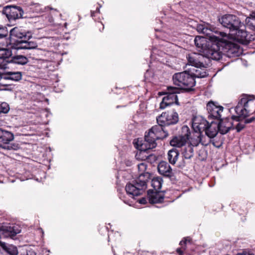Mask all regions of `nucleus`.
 <instances>
[{"mask_svg":"<svg viewBox=\"0 0 255 255\" xmlns=\"http://www.w3.org/2000/svg\"><path fill=\"white\" fill-rule=\"evenodd\" d=\"M163 180L160 177L154 178L151 181V185L154 190L157 191L161 188Z\"/></svg>","mask_w":255,"mask_h":255,"instance_id":"nucleus-32","label":"nucleus"},{"mask_svg":"<svg viewBox=\"0 0 255 255\" xmlns=\"http://www.w3.org/2000/svg\"><path fill=\"white\" fill-rule=\"evenodd\" d=\"M91 16H93V13H92Z\"/></svg>","mask_w":255,"mask_h":255,"instance_id":"nucleus-50","label":"nucleus"},{"mask_svg":"<svg viewBox=\"0 0 255 255\" xmlns=\"http://www.w3.org/2000/svg\"><path fill=\"white\" fill-rule=\"evenodd\" d=\"M12 54V51L9 48L0 47V66H8Z\"/></svg>","mask_w":255,"mask_h":255,"instance_id":"nucleus-16","label":"nucleus"},{"mask_svg":"<svg viewBox=\"0 0 255 255\" xmlns=\"http://www.w3.org/2000/svg\"><path fill=\"white\" fill-rule=\"evenodd\" d=\"M2 248L9 255H17L18 251L17 248L12 245L4 244Z\"/></svg>","mask_w":255,"mask_h":255,"instance_id":"nucleus-31","label":"nucleus"},{"mask_svg":"<svg viewBox=\"0 0 255 255\" xmlns=\"http://www.w3.org/2000/svg\"><path fill=\"white\" fill-rule=\"evenodd\" d=\"M178 121V114L174 111L163 113L157 118L158 124L164 126L175 125Z\"/></svg>","mask_w":255,"mask_h":255,"instance_id":"nucleus-9","label":"nucleus"},{"mask_svg":"<svg viewBox=\"0 0 255 255\" xmlns=\"http://www.w3.org/2000/svg\"><path fill=\"white\" fill-rule=\"evenodd\" d=\"M246 124L244 123H238L236 127V129L237 132L241 131L245 127Z\"/></svg>","mask_w":255,"mask_h":255,"instance_id":"nucleus-40","label":"nucleus"},{"mask_svg":"<svg viewBox=\"0 0 255 255\" xmlns=\"http://www.w3.org/2000/svg\"><path fill=\"white\" fill-rule=\"evenodd\" d=\"M16 49H30L28 41L24 39V40H18L16 41L12 46Z\"/></svg>","mask_w":255,"mask_h":255,"instance_id":"nucleus-27","label":"nucleus"},{"mask_svg":"<svg viewBox=\"0 0 255 255\" xmlns=\"http://www.w3.org/2000/svg\"><path fill=\"white\" fill-rule=\"evenodd\" d=\"M249 100L246 97H243L241 99L238 105H240L243 108H247Z\"/></svg>","mask_w":255,"mask_h":255,"instance_id":"nucleus-39","label":"nucleus"},{"mask_svg":"<svg viewBox=\"0 0 255 255\" xmlns=\"http://www.w3.org/2000/svg\"><path fill=\"white\" fill-rule=\"evenodd\" d=\"M7 28L2 25H0V39L5 38L8 36Z\"/></svg>","mask_w":255,"mask_h":255,"instance_id":"nucleus-37","label":"nucleus"},{"mask_svg":"<svg viewBox=\"0 0 255 255\" xmlns=\"http://www.w3.org/2000/svg\"><path fill=\"white\" fill-rule=\"evenodd\" d=\"M207 44L205 38L197 36L194 39V43L198 51L202 52L206 57L215 60H220V52L217 42Z\"/></svg>","mask_w":255,"mask_h":255,"instance_id":"nucleus-3","label":"nucleus"},{"mask_svg":"<svg viewBox=\"0 0 255 255\" xmlns=\"http://www.w3.org/2000/svg\"><path fill=\"white\" fill-rule=\"evenodd\" d=\"M217 124L219 132L222 134H225L234 128L232 121L229 119H221Z\"/></svg>","mask_w":255,"mask_h":255,"instance_id":"nucleus-20","label":"nucleus"},{"mask_svg":"<svg viewBox=\"0 0 255 255\" xmlns=\"http://www.w3.org/2000/svg\"><path fill=\"white\" fill-rule=\"evenodd\" d=\"M9 111V105L5 102H0V114H6Z\"/></svg>","mask_w":255,"mask_h":255,"instance_id":"nucleus-36","label":"nucleus"},{"mask_svg":"<svg viewBox=\"0 0 255 255\" xmlns=\"http://www.w3.org/2000/svg\"><path fill=\"white\" fill-rule=\"evenodd\" d=\"M210 142H211L214 146L219 147L220 145H217L214 140L210 139Z\"/></svg>","mask_w":255,"mask_h":255,"instance_id":"nucleus-45","label":"nucleus"},{"mask_svg":"<svg viewBox=\"0 0 255 255\" xmlns=\"http://www.w3.org/2000/svg\"><path fill=\"white\" fill-rule=\"evenodd\" d=\"M139 203L141 204H144L146 203V199L144 198H143L139 200Z\"/></svg>","mask_w":255,"mask_h":255,"instance_id":"nucleus-46","label":"nucleus"},{"mask_svg":"<svg viewBox=\"0 0 255 255\" xmlns=\"http://www.w3.org/2000/svg\"><path fill=\"white\" fill-rule=\"evenodd\" d=\"M8 66H5V67L0 66V84H3L2 81H9L10 76L9 72H6V70L8 69Z\"/></svg>","mask_w":255,"mask_h":255,"instance_id":"nucleus-29","label":"nucleus"},{"mask_svg":"<svg viewBox=\"0 0 255 255\" xmlns=\"http://www.w3.org/2000/svg\"><path fill=\"white\" fill-rule=\"evenodd\" d=\"M163 126L159 124L153 126L148 132L145 134L144 140L149 144V147L155 148L157 145L156 140L163 139L168 136V133L163 128Z\"/></svg>","mask_w":255,"mask_h":255,"instance_id":"nucleus-5","label":"nucleus"},{"mask_svg":"<svg viewBox=\"0 0 255 255\" xmlns=\"http://www.w3.org/2000/svg\"><path fill=\"white\" fill-rule=\"evenodd\" d=\"M181 153L185 159H191L194 155V149L191 145L185 144L181 149Z\"/></svg>","mask_w":255,"mask_h":255,"instance_id":"nucleus-25","label":"nucleus"},{"mask_svg":"<svg viewBox=\"0 0 255 255\" xmlns=\"http://www.w3.org/2000/svg\"><path fill=\"white\" fill-rule=\"evenodd\" d=\"M255 121V117H253L250 119H246L244 121L245 124H248L251 123Z\"/></svg>","mask_w":255,"mask_h":255,"instance_id":"nucleus-42","label":"nucleus"},{"mask_svg":"<svg viewBox=\"0 0 255 255\" xmlns=\"http://www.w3.org/2000/svg\"><path fill=\"white\" fill-rule=\"evenodd\" d=\"M7 81H2V83H3V84H0V86L4 87L9 86L10 84L7 83Z\"/></svg>","mask_w":255,"mask_h":255,"instance_id":"nucleus-44","label":"nucleus"},{"mask_svg":"<svg viewBox=\"0 0 255 255\" xmlns=\"http://www.w3.org/2000/svg\"><path fill=\"white\" fill-rule=\"evenodd\" d=\"M2 231L5 236L12 239L20 232L19 228L15 225L3 226Z\"/></svg>","mask_w":255,"mask_h":255,"instance_id":"nucleus-22","label":"nucleus"},{"mask_svg":"<svg viewBox=\"0 0 255 255\" xmlns=\"http://www.w3.org/2000/svg\"><path fill=\"white\" fill-rule=\"evenodd\" d=\"M28 62V58L22 55H16L12 56L10 61V64L13 63L17 65H23Z\"/></svg>","mask_w":255,"mask_h":255,"instance_id":"nucleus-26","label":"nucleus"},{"mask_svg":"<svg viewBox=\"0 0 255 255\" xmlns=\"http://www.w3.org/2000/svg\"><path fill=\"white\" fill-rule=\"evenodd\" d=\"M210 124L202 117L195 118L192 121V128L195 133L201 134L206 131Z\"/></svg>","mask_w":255,"mask_h":255,"instance_id":"nucleus-14","label":"nucleus"},{"mask_svg":"<svg viewBox=\"0 0 255 255\" xmlns=\"http://www.w3.org/2000/svg\"><path fill=\"white\" fill-rule=\"evenodd\" d=\"M2 13L5 15L9 21L23 17L24 11L18 6L7 5L3 8Z\"/></svg>","mask_w":255,"mask_h":255,"instance_id":"nucleus-8","label":"nucleus"},{"mask_svg":"<svg viewBox=\"0 0 255 255\" xmlns=\"http://www.w3.org/2000/svg\"><path fill=\"white\" fill-rule=\"evenodd\" d=\"M179 156V151L175 148L170 149L167 154V159L169 162L174 164L177 160Z\"/></svg>","mask_w":255,"mask_h":255,"instance_id":"nucleus-28","label":"nucleus"},{"mask_svg":"<svg viewBox=\"0 0 255 255\" xmlns=\"http://www.w3.org/2000/svg\"><path fill=\"white\" fill-rule=\"evenodd\" d=\"M224 108L222 106H217L210 101L207 105V110L208 112L209 118H213L219 119L221 118V113L223 111Z\"/></svg>","mask_w":255,"mask_h":255,"instance_id":"nucleus-15","label":"nucleus"},{"mask_svg":"<svg viewBox=\"0 0 255 255\" xmlns=\"http://www.w3.org/2000/svg\"><path fill=\"white\" fill-rule=\"evenodd\" d=\"M20 255H36V253L30 248H25L20 252Z\"/></svg>","mask_w":255,"mask_h":255,"instance_id":"nucleus-38","label":"nucleus"},{"mask_svg":"<svg viewBox=\"0 0 255 255\" xmlns=\"http://www.w3.org/2000/svg\"><path fill=\"white\" fill-rule=\"evenodd\" d=\"M187 242H190V240L188 239V238H184V240H182L181 241H180V245L182 246L183 245H185Z\"/></svg>","mask_w":255,"mask_h":255,"instance_id":"nucleus-43","label":"nucleus"},{"mask_svg":"<svg viewBox=\"0 0 255 255\" xmlns=\"http://www.w3.org/2000/svg\"><path fill=\"white\" fill-rule=\"evenodd\" d=\"M246 24L252 29H255V12H253L246 19Z\"/></svg>","mask_w":255,"mask_h":255,"instance_id":"nucleus-33","label":"nucleus"},{"mask_svg":"<svg viewBox=\"0 0 255 255\" xmlns=\"http://www.w3.org/2000/svg\"><path fill=\"white\" fill-rule=\"evenodd\" d=\"M147 164L142 162L138 164V168L140 173L138 177L132 183H128L126 186V190L128 194L133 196H139L142 194L146 188V182L150 178L151 174L145 172Z\"/></svg>","mask_w":255,"mask_h":255,"instance_id":"nucleus-2","label":"nucleus"},{"mask_svg":"<svg viewBox=\"0 0 255 255\" xmlns=\"http://www.w3.org/2000/svg\"><path fill=\"white\" fill-rule=\"evenodd\" d=\"M242 28L240 27L236 30V31L233 32L231 35H234L235 38L239 42L244 44H248L251 41L250 36L247 31Z\"/></svg>","mask_w":255,"mask_h":255,"instance_id":"nucleus-17","label":"nucleus"},{"mask_svg":"<svg viewBox=\"0 0 255 255\" xmlns=\"http://www.w3.org/2000/svg\"><path fill=\"white\" fill-rule=\"evenodd\" d=\"M9 76L11 81L17 82L22 79V73L19 71L9 72Z\"/></svg>","mask_w":255,"mask_h":255,"instance_id":"nucleus-34","label":"nucleus"},{"mask_svg":"<svg viewBox=\"0 0 255 255\" xmlns=\"http://www.w3.org/2000/svg\"><path fill=\"white\" fill-rule=\"evenodd\" d=\"M176 251H177V252L179 255H181L182 254V253H183L182 251V250H181V249H180V248L177 249V250H176Z\"/></svg>","mask_w":255,"mask_h":255,"instance_id":"nucleus-47","label":"nucleus"},{"mask_svg":"<svg viewBox=\"0 0 255 255\" xmlns=\"http://www.w3.org/2000/svg\"><path fill=\"white\" fill-rule=\"evenodd\" d=\"M30 49H35L37 47V44L34 41H28Z\"/></svg>","mask_w":255,"mask_h":255,"instance_id":"nucleus-41","label":"nucleus"},{"mask_svg":"<svg viewBox=\"0 0 255 255\" xmlns=\"http://www.w3.org/2000/svg\"><path fill=\"white\" fill-rule=\"evenodd\" d=\"M190 134L189 128L186 126H184L182 128L181 134L174 136L170 140V145L172 146L182 148L186 144L187 140L189 139Z\"/></svg>","mask_w":255,"mask_h":255,"instance_id":"nucleus-10","label":"nucleus"},{"mask_svg":"<svg viewBox=\"0 0 255 255\" xmlns=\"http://www.w3.org/2000/svg\"><path fill=\"white\" fill-rule=\"evenodd\" d=\"M205 57L203 53H191L187 56L188 63L196 68H206L207 64L205 62Z\"/></svg>","mask_w":255,"mask_h":255,"instance_id":"nucleus-11","label":"nucleus"},{"mask_svg":"<svg viewBox=\"0 0 255 255\" xmlns=\"http://www.w3.org/2000/svg\"><path fill=\"white\" fill-rule=\"evenodd\" d=\"M238 255H254L253 254L245 253V254H239Z\"/></svg>","mask_w":255,"mask_h":255,"instance_id":"nucleus-48","label":"nucleus"},{"mask_svg":"<svg viewBox=\"0 0 255 255\" xmlns=\"http://www.w3.org/2000/svg\"><path fill=\"white\" fill-rule=\"evenodd\" d=\"M246 108L237 105L235 109V112L238 116H232V119L237 121H240L242 119H244L250 115L249 111L247 110Z\"/></svg>","mask_w":255,"mask_h":255,"instance_id":"nucleus-23","label":"nucleus"},{"mask_svg":"<svg viewBox=\"0 0 255 255\" xmlns=\"http://www.w3.org/2000/svg\"><path fill=\"white\" fill-rule=\"evenodd\" d=\"M191 75L195 79V78L205 77L207 76V73L204 69L200 68V70H195V72L192 73Z\"/></svg>","mask_w":255,"mask_h":255,"instance_id":"nucleus-35","label":"nucleus"},{"mask_svg":"<svg viewBox=\"0 0 255 255\" xmlns=\"http://www.w3.org/2000/svg\"><path fill=\"white\" fill-rule=\"evenodd\" d=\"M196 29L199 33L208 36L211 41L217 42L220 52V59L223 54L231 58L238 57L242 53V50L238 44L223 41V38L227 36L226 33L218 31L210 24L204 23L197 24Z\"/></svg>","mask_w":255,"mask_h":255,"instance_id":"nucleus-1","label":"nucleus"},{"mask_svg":"<svg viewBox=\"0 0 255 255\" xmlns=\"http://www.w3.org/2000/svg\"><path fill=\"white\" fill-rule=\"evenodd\" d=\"M172 79L174 84L179 87L180 91H191L196 84L193 77L185 71L174 74Z\"/></svg>","mask_w":255,"mask_h":255,"instance_id":"nucleus-4","label":"nucleus"},{"mask_svg":"<svg viewBox=\"0 0 255 255\" xmlns=\"http://www.w3.org/2000/svg\"><path fill=\"white\" fill-rule=\"evenodd\" d=\"M149 146V144H148L147 142L144 140L143 142L137 147L139 151L135 155L136 158L141 160H148L150 158L154 159L155 156L152 154H149L148 152L149 150L154 148V147Z\"/></svg>","mask_w":255,"mask_h":255,"instance_id":"nucleus-12","label":"nucleus"},{"mask_svg":"<svg viewBox=\"0 0 255 255\" xmlns=\"http://www.w3.org/2000/svg\"><path fill=\"white\" fill-rule=\"evenodd\" d=\"M10 35L18 39H29L32 37V34L29 31H26L21 27H15L10 31Z\"/></svg>","mask_w":255,"mask_h":255,"instance_id":"nucleus-18","label":"nucleus"},{"mask_svg":"<svg viewBox=\"0 0 255 255\" xmlns=\"http://www.w3.org/2000/svg\"><path fill=\"white\" fill-rule=\"evenodd\" d=\"M39 6L38 4H36V7Z\"/></svg>","mask_w":255,"mask_h":255,"instance_id":"nucleus-49","label":"nucleus"},{"mask_svg":"<svg viewBox=\"0 0 255 255\" xmlns=\"http://www.w3.org/2000/svg\"><path fill=\"white\" fill-rule=\"evenodd\" d=\"M220 23L225 27L229 29L231 34L236 30L245 26L240 18L233 14H226L219 18Z\"/></svg>","mask_w":255,"mask_h":255,"instance_id":"nucleus-6","label":"nucleus"},{"mask_svg":"<svg viewBox=\"0 0 255 255\" xmlns=\"http://www.w3.org/2000/svg\"><path fill=\"white\" fill-rule=\"evenodd\" d=\"M196 135L194 136L196 137V138H191V140L190 141V143H188L189 145H191L192 147L197 146L199 145L200 143H201L203 145H207L209 144V142H205L202 140V136L201 134L195 133Z\"/></svg>","mask_w":255,"mask_h":255,"instance_id":"nucleus-30","label":"nucleus"},{"mask_svg":"<svg viewBox=\"0 0 255 255\" xmlns=\"http://www.w3.org/2000/svg\"><path fill=\"white\" fill-rule=\"evenodd\" d=\"M149 202L151 204L161 203L164 199V195L159 192L149 190L147 192Z\"/></svg>","mask_w":255,"mask_h":255,"instance_id":"nucleus-21","label":"nucleus"},{"mask_svg":"<svg viewBox=\"0 0 255 255\" xmlns=\"http://www.w3.org/2000/svg\"><path fill=\"white\" fill-rule=\"evenodd\" d=\"M14 139L13 133L10 131L0 129V147L10 150L12 146L9 144Z\"/></svg>","mask_w":255,"mask_h":255,"instance_id":"nucleus-13","label":"nucleus"},{"mask_svg":"<svg viewBox=\"0 0 255 255\" xmlns=\"http://www.w3.org/2000/svg\"><path fill=\"white\" fill-rule=\"evenodd\" d=\"M218 126L217 123L211 122L205 131V133L210 138H213L217 134Z\"/></svg>","mask_w":255,"mask_h":255,"instance_id":"nucleus-24","label":"nucleus"},{"mask_svg":"<svg viewBox=\"0 0 255 255\" xmlns=\"http://www.w3.org/2000/svg\"><path fill=\"white\" fill-rule=\"evenodd\" d=\"M158 171L160 174L166 177L170 178L174 175L170 165L166 161L160 162L157 166Z\"/></svg>","mask_w":255,"mask_h":255,"instance_id":"nucleus-19","label":"nucleus"},{"mask_svg":"<svg viewBox=\"0 0 255 255\" xmlns=\"http://www.w3.org/2000/svg\"><path fill=\"white\" fill-rule=\"evenodd\" d=\"M180 90L176 87H168L167 88V92L166 96L162 99V102L160 104V108L165 109L167 106H170L174 103L179 105L178 98L176 94L179 93Z\"/></svg>","mask_w":255,"mask_h":255,"instance_id":"nucleus-7","label":"nucleus"}]
</instances>
